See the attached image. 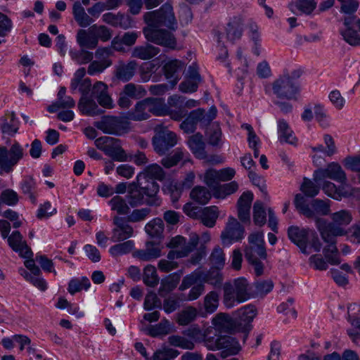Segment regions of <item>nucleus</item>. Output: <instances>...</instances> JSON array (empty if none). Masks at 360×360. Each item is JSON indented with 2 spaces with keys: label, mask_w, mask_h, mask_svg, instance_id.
I'll list each match as a JSON object with an SVG mask.
<instances>
[{
  "label": "nucleus",
  "mask_w": 360,
  "mask_h": 360,
  "mask_svg": "<svg viewBox=\"0 0 360 360\" xmlns=\"http://www.w3.org/2000/svg\"><path fill=\"white\" fill-rule=\"evenodd\" d=\"M294 204L296 209L305 217L314 219L319 231L326 224V220L321 217L330 214L331 201L328 199L322 200L316 198L307 202L304 196L297 194L295 197Z\"/></svg>",
  "instance_id": "f257e3e1"
},
{
  "label": "nucleus",
  "mask_w": 360,
  "mask_h": 360,
  "mask_svg": "<svg viewBox=\"0 0 360 360\" xmlns=\"http://www.w3.org/2000/svg\"><path fill=\"white\" fill-rule=\"evenodd\" d=\"M288 235L303 254L309 255L314 252H319L322 248L317 234L311 229L292 226L288 229Z\"/></svg>",
  "instance_id": "f03ea898"
},
{
  "label": "nucleus",
  "mask_w": 360,
  "mask_h": 360,
  "mask_svg": "<svg viewBox=\"0 0 360 360\" xmlns=\"http://www.w3.org/2000/svg\"><path fill=\"white\" fill-rule=\"evenodd\" d=\"M301 75L300 70H295L279 76L272 83L274 94L279 99L297 100L300 89L296 79L300 78Z\"/></svg>",
  "instance_id": "7ed1b4c3"
},
{
  "label": "nucleus",
  "mask_w": 360,
  "mask_h": 360,
  "mask_svg": "<svg viewBox=\"0 0 360 360\" xmlns=\"http://www.w3.org/2000/svg\"><path fill=\"white\" fill-rule=\"evenodd\" d=\"M223 303L227 308L247 301L250 297V287L245 278L226 282L223 285Z\"/></svg>",
  "instance_id": "20e7f679"
},
{
  "label": "nucleus",
  "mask_w": 360,
  "mask_h": 360,
  "mask_svg": "<svg viewBox=\"0 0 360 360\" xmlns=\"http://www.w3.org/2000/svg\"><path fill=\"white\" fill-rule=\"evenodd\" d=\"M144 20L148 27L153 28L165 26L171 30H175L177 25L173 8L168 3L163 4L158 10L146 13Z\"/></svg>",
  "instance_id": "39448f33"
},
{
  "label": "nucleus",
  "mask_w": 360,
  "mask_h": 360,
  "mask_svg": "<svg viewBox=\"0 0 360 360\" xmlns=\"http://www.w3.org/2000/svg\"><path fill=\"white\" fill-rule=\"evenodd\" d=\"M155 131V134L152 140L153 149L159 155H164L177 144L179 138L174 132L167 128L156 127Z\"/></svg>",
  "instance_id": "423d86ee"
},
{
  "label": "nucleus",
  "mask_w": 360,
  "mask_h": 360,
  "mask_svg": "<svg viewBox=\"0 0 360 360\" xmlns=\"http://www.w3.org/2000/svg\"><path fill=\"white\" fill-rule=\"evenodd\" d=\"M24 155V148L15 141L11 144L9 149L5 146L0 147V162L4 172L5 173L11 172L14 166L23 158Z\"/></svg>",
  "instance_id": "0eeeda50"
},
{
  "label": "nucleus",
  "mask_w": 360,
  "mask_h": 360,
  "mask_svg": "<svg viewBox=\"0 0 360 360\" xmlns=\"http://www.w3.org/2000/svg\"><path fill=\"white\" fill-rule=\"evenodd\" d=\"M330 222L323 226L321 231L328 232L330 234L342 236L347 234L345 227L352 221V215L350 211L341 210L333 212L330 215Z\"/></svg>",
  "instance_id": "6e6552de"
},
{
  "label": "nucleus",
  "mask_w": 360,
  "mask_h": 360,
  "mask_svg": "<svg viewBox=\"0 0 360 360\" xmlns=\"http://www.w3.org/2000/svg\"><path fill=\"white\" fill-rule=\"evenodd\" d=\"M94 143L97 148L103 151L112 160L119 162L127 160V154L122 149L119 139L110 136H101L96 139Z\"/></svg>",
  "instance_id": "1a4fd4ad"
},
{
  "label": "nucleus",
  "mask_w": 360,
  "mask_h": 360,
  "mask_svg": "<svg viewBox=\"0 0 360 360\" xmlns=\"http://www.w3.org/2000/svg\"><path fill=\"white\" fill-rule=\"evenodd\" d=\"M94 126L105 134L120 135L129 129V123L124 119L115 116H103Z\"/></svg>",
  "instance_id": "9d476101"
},
{
  "label": "nucleus",
  "mask_w": 360,
  "mask_h": 360,
  "mask_svg": "<svg viewBox=\"0 0 360 360\" xmlns=\"http://www.w3.org/2000/svg\"><path fill=\"white\" fill-rule=\"evenodd\" d=\"M207 348L210 350L221 349L220 356L222 359L236 355L241 350L239 342L231 336H221L215 340L212 338V342H208Z\"/></svg>",
  "instance_id": "9b49d317"
},
{
  "label": "nucleus",
  "mask_w": 360,
  "mask_h": 360,
  "mask_svg": "<svg viewBox=\"0 0 360 360\" xmlns=\"http://www.w3.org/2000/svg\"><path fill=\"white\" fill-rule=\"evenodd\" d=\"M330 179L339 183H345L347 176L345 171L338 162H330L326 168H319L314 172L313 180L317 184Z\"/></svg>",
  "instance_id": "f8f14e48"
},
{
  "label": "nucleus",
  "mask_w": 360,
  "mask_h": 360,
  "mask_svg": "<svg viewBox=\"0 0 360 360\" xmlns=\"http://www.w3.org/2000/svg\"><path fill=\"white\" fill-rule=\"evenodd\" d=\"M146 39L152 43L172 49H175L176 41L174 36L169 31L146 27L143 29Z\"/></svg>",
  "instance_id": "ddd939ff"
},
{
  "label": "nucleus",
  "mask_w": 360,
  "mask_h": 360,
  "mask_svg": "<svg viewBox=\"0 0 360 360\" xmlns=\"http://www.w3.org/2000/svg\"><path fill=\"white\" fill-rule=\"evenodd\" d=\"M134 182L143 190L144 194L148 198L146 200L148 205H160L159 199L156 197L160 187L156 181L140 172L136 176V181Z\"/></svg>",
  "instance_id": "4468645a"
},
{
  "label": "nucleus",
  "mask_w": 360,
  "mask_h": 360,
  "mask_svg": "<svg viewBox=\"0 0 360 360\" xmlns=\"http://www.w3.org/2000/svg\"><path fill=\"white\" fill-rule=\"evenodd\" d=\"M244 233L245 229L238 220L229 217L220 237L224 245H229L241 240L244 237Z\"/></svg>",
  "instance_id": "2eb2a0df"
},
{
  "label": "nucleus",
  "mask_w": 360,
  "mask_h": 360,
  "mask_svg": "<svg viewBox=\"0 0 360 360\" xmlns=\"http://www.w3.org/2000/svg\"><path fill=\"white\" fill-rule=\"evenodd\" d=\"M244 252L245 257L258 256L262 259L266 258L262 233L255 232L248 236V245H245Z\"/></svg>",
  "instance_id": "dca6fc26"
},
{
  "label": "nucleus",
  "mask_w": 360,
  "mask_h": 360,
  "mask_svg": "<svg viewBox=\"0 0 360 360\" xmlns=\"http://www.w3.org/2000/svg\"><path fill=\"white\" fill-rule=\"evenodd\" d=\"M97 100L98 103L106 109H112L114 107L112 98L108 94V87L103 82L98 81L94 84L91 89V96Z\"/></svg>",
  "instance_id": "f3484780"
},
{
  "label": "nucleus",
  "mask_w": 360,
  "mask_h": 360,
  "mask_svg": "<svg viewBox=\"0 0 360 360\" xmlns=\"http://www.w3.org/2000/svg\"><path fill=\"white\" fill-rule=\"evenodd\" d=\"M321 237L326 246L323 248V255L328 262L333 265L339 264L340 260L338 256V250L336 247V237L333 234L326 231H320Z\"/></svg>",
  "instance_id": "a211bd4d"
},
{
  "label": "nucleus",
  "mask_w": 360,
  "mask_h": 360,
  "mask_svg": "<svg viewBox=\"0 0 360 360\" xmlns=\"http://www.w3.org/2000/svg\"><path fill=\"white\" fill-rule=\"evenodd\" d=\"M8 243L10 248L19 254V256L23 258H30L33 253L31 249L27 245L23 237L18 231H13L7 238Z\"/></svg>",
  "instance_id": "6ab92c4d"
},
{
  "label": "nucleus",
  "mask_w": 360,
  "mask_h": 360,
  "mask_svg": "<svg viewBox=\"0 0 360 360\" xmlns=\"http://www.w3.org/2000/svg\"><path fill=\"white\" fill-rule=\"evenodd\" d=\"M115 227L112 229L111 239L113 242H120L132 237L134 230L131 226L127 224L124 219L118 216L113 218Z\"/></svg>",
  "instance_id": "aec40b11"
},
{
  "label": "nucleus",
  "mask_w": 360,
  "mask_h": 360,
  "mask_svg": "<svg viewBox=\"0 0 360 360\" xmlns=\"http://www.w3.org/2000/svg\"><path fill=\"white\" fill-rule=\"evenodd\" d=\"M79 112L84 115L94 117L103 114L94 99L89 95H82L77 104Z\"/></svg>",
  "instance_id": "412c9836"
},
{
  "label": "nucleus",
  "mask_w": 360,
  "mask_h": 360,
  "mask_svg": "<svg viewBox=\"0 0 360 360\" xmlns=\"http://www.w3.org/2000/svg\"><path fill=\"white\" fill-rule=\"evenodd\" d=\"M137 67L136 60H130L127 63L120 62L116 66L115 76L120 81L128 82L134 76Z\"/></svg>",
  "instance_id": "4be33fe9"
},
{
  "label": "nucleus",
  "mask_w": 360,
  "mask_h": 360,
  "mask_svg": "<svg viewBox=\"0 0 360 360\" xmlns=\"http://www.w3.org/2000/svg\"><path fill=\"white\" fill-rule=\"evenodd\" d=\"M160 49L150 44L146 43L143 45L135 46L131 51V57L142 60H148L156 56Z\"/></svg>",
  "instance_id": "5701e85b"
},
{
  "label": "nucleus",
  "mask_w": 360,
  "mask_h": 360,
  "mask_svg": "<svg viewBox=\"0 0 360 360\" xmlns=\"http://www.w3.org/2000/svg\"><path fill=\"white\" fill-rule=\"evenodd\" d=\"M187 144L193 155L198 159L206 158L205 143L200 133L189 136Z\"/></svg>",
  "instance_id": "b1692460"
},
{
  "label": "nucleus",
  "mask_w": 360,
  "mask_h": 360,
  "mask_svg": "<svg viewBox=\"0 0 360 360\" xmlns=\"http://www.w3.org/2000/svg\"><path fill=\"white\" fill-rule=\"evenodd\" d=\"M243 20L240 15L230 19L226 28V37L230 41H234L242 36Z\"/></svg>",
  "instance_id": "393cba45"
},
{
  "label": "nucleus",
  "mask_w": 360,
  "mask_h": 360,
  "mask_svg": "<svg viewBox=\"0 0 360 360\" xmlns=\"http://www.w3.org/2000/svg\"><path fill=\"white\" fill-rule=\"evenodd\" d=\"M253 195L250 192L243 193L238 200V215L242 221H250V210Z\"/></svg>",
  "instance_id": "a878e982"
},
{
  "label": "nucleus",
  "mask_w": 360,
  "mask_h": 360,
  "mask_svg": "<svg viewBox=\"0 0 360 360\" xmlns=\"http://www.w3.org/2000/svg\"><path fill=\"white\" fill-rule=\"evenodd\" d=\"M212 329L207 328L204 330L200 329L197 326H192L186 330L184 332V335L188 338H190L192 341L194 342H204L206 347H207L208 342H212V338L210 336Z\"/></svg>",
  "instance_id": "bb28decb"
},
{
  "label": "nucleus",
  "mask_w": 360,
  "mask_h": 360,
  "mask_svg": "<svg viewBox=\"0 0 360 360\" xmlns=\"http://www.w3.org/2000/svg\"><path fill=\"white\" fill-rule=\"evenodd\" d=\"M160 255V248L158 245L152 242H148L145 249L136 250L133 252L134 257L142 261H150L159 257Z\"/></svg>",
  "instance_id": "cd10ccee"
},
{
  "label": "nucleus",
  "mask_w": 360,
  "mask_h": 360,
  "mask_svg": "<svg viewBox=\"0 0 360 360\" xmlns=\"http://www.w3.org/2000/svg\"><path fill=\"white\" fill-rule=\"evenodd\" d=\"M72 14L75 21L82 27H86L94 22V19L86 13L80 1H76L72 6Z\"/></svg>",
  "instance_id": "c85d7f7f"
},
{
  "label": "nucleus",
  "mask_w": 360,
  "mask_h": 360,
  "mask_svg": "<svg viewBox=\"0 0 360 360\" xmlns=\"http://www.w3.org/2000/svg\"><path fill=\"white\" fill-rule=\"evenodd\" d=\"M184 63L176 59L168 61L163 67L164 73L167 79H172L173 88L179 80V77L176 73L184 68Z\"/></svg>",
  "instance_id": "c756f323"
},
{
  "label": "nucleus",
  "mask_w": 360,
  "mask_h": 360,
  "mask_svg": "<svg viewBox=\"0 0 360 360\" xmlns=\"http://www.w3.org/2000/svg\"><path fill=\"white\" fill-rule=\"evenodd\" d=\"M0 129L3 134L13 136L18 130V121L14 112L6 115L0 120Z\"/></svg>",
  "instance_id": "7c9ffc66"
},
{
  "label": "nucleus",
  "mask_w": 360,
  "mask_h": 360,
  "mask_svg": "<svg viewBox=\"0 0 360 360\" xmlns=\"http://www.w3.org/2000/svg\"><path fill=\"white\" fill-rule=\"evenodd\" d=\"M150 117L146 98L139 101L134 108L127 113V119L134 121H142Z\"/></svg>",
  "instance_id": "2f4dec72"
},
{
  "label": "nucleus",
  "mask_w": 360,
  "mask_h": 360,
  "mask_svg": "<svg viewBox=\"0 0 360 360\" xmlns=\"http://www.w3.org/2000/svg\"><path fill=\"white\" fill-rule=\"evenodd\" d=\"M202 115L201 108L191 111L186 120L181 122L180 128L187 134L193 132L197 124L200 122Z\"/></svg>",
  "instance_id": "473e14b6"
},
{
  "label": "nucleus",
  "mask_w": 360,
  "mask_h": 360,
  "mask_svg": "<svg viewBox=\"0 0 360 360\" xmlns=\"http://www.w3.org/2000/svg\"><path fill=\"white\" fill-rule=\"evenodd\" d=\"M144 195L142 189L134 181L128 185V202L131 207H136L143 203Z\"/></svg>",
  "instance_id": "72a5a7b5"
},
{
  "label": "nucleus",
  "mask_w": 360,
  "mask_h": 360,
  "mask_svg": "<svg viewBox=\"0 0 360 360\" xmlns=\"http://www.w3.org/2000/svg\"><path fill=\"white\" fill-rule=\"evenodd\" d=\"M77 42L81 48L94 49L98 46L97 40L89 34V30H79L76 36Z\"/></svg>",
  "instance_id": "f704fd0d"
},
{
  "label": "nucleus",
  "mask_w": 360,
  "mask_h": 360,
  "mask_svg": "<svg viewBox=\"0 0 360 360\" xmlns=\"http://www.w3.org/2000/svg\"><path fill=\"white\" fill-rule=\"evenodd\" d=\"M215 329L220 332H229L233 326V321L226 314L219 313L212 321Z\"/></svg>",
  "instance_id": "c9c22d12"
},
{
  "label": "nucleus",
  "mask_w": 360,
  "mask_h": 360,
  "mask_svg": "<svg viewBox=\"0 0 360 360\" xmlns=\"http://www.w3.org/2000/svg\"><path fill=\"white\" fill-rule=\"evenodd\" d=\"M149 113L155 116H164L167 115V105L163 98H146Z\"/></svg>",
  "instance_id": "e433bc0d"
},
{
  "label": "nucleus",
  "mask_w": 360,
  "mask_h": 360,
  "mask_svg": "<svg viewBox=\"0 0 360 360\" xmlns=\"http://www.w3.org/2000/svg\"><path fill=\"white\" fill-rule=\"evenodd\" d=\"M278 131L281 142H285L289 144H295L296 143V138L294 136L293 131L285 120H278Z\"/></svg>",
  "instance_id": "4c0bfd02"
},
{
  "label": "nucleus",
  "mask_w": 360,
  "mask_h": 360,
  "mask_svg": "<svg viewBox=\"0 0 360 360\" xmlns=\"http://www.w3.org/2000/svg\"><path fill=\"white\" fill-rule=\"evenodd\" d=\"M223 269L212 268L208 271L201 272V280L205 283H210L214 286H219L224 280V276L221 272Z\"/></svg>",
  "instance_id": "58836bf2"
},
{
  "label": "nucleus",
  "mask_w": 360,
  "mask_h": 360,
  "mask_svg": "<svg viewBox=\"0 0 360 360\" xmlns=\"http://www.w3.org/2000/svg\"><path fill=\"white\" fill-rule=\"evenodd\" d=\"M89 34L94 36L98 44V40L105 42L112 37V30L105 25H93L89 28Z\"/></svg>",
  "instance_id": "ea45409f"
},
{
  "label": "nucleus",
  "mask_w": 360,
  "mask_h": 360,
  "mask_svg": "<svg viewBox=\"0 0 360 360\" xmlns=\"http://www.w3.org/2000/svg\"><path fill=\"white\" fill-rule=\"evenodd\" d=\"M226 264L225 253L221 248L216 246L209 257V265L212 268L224 269Z\"/></svg>",
  "instance_id": "a19ab883"
},
{
  "label": "nucleus",
  "mask_w": 360,
  "mask_h": 360,
  "mask_svg": "<svg viewBox=\"0 0 360 360\" xmlns=\"http://www.w3.org/2000/svg\"><path fill=\"white\" fill-rule=\"evenodd\" d=\"M218 217V207L216 206H210L203 209L201 215V221L203 225L212 228L214 226Z\"/></svg>",
  "instance_id": "79ce46f5"
},
{
  "label": "nucleus",
  "mask_w": 360,
  "mask_h": 360,
  "mask_svg": "<svg viewBox=\"0 0 360 360\" xmlns=\"http://www.w3.org/2000/svg\"><path fill=\"white\" fill-rule=\"evenodd\" d=\"M168 343L176 347L183 349L192 350L195 348V343L186 336L172 335L168 337Z\"/></svg>",
  "instance_id": "37998d69"
},
{
  "label": "nucleus",
  "mask_w": 360,
  "mask_h": 360,
  "mask_svg": "<svg viewBox=\"0 0 360 360\" xmlns=\"http://www.w3.org/2000/svg\"><path fill=\"white\" fill-rule=\"evenodd\" d=\"M210 192L204 186H197L194 187L191 193V198L196 202L205 205L211 199Z\"/></svg>",
  "instance_id": "c03bdc74"
},
{
  "label": "nucleus",
  "mask_w": 360,
  "mask_h": 360,
  "mask_svg": "<svg viewBox=\"0 0 360 360\" xmlns=\"http://www.w3.org/2000/svg\"><path fill=\"white\" fill-rule=\"evenodd\" d=\"M316 5L314 0H297L295 3L289 4L288 7L292 11L297 8L302 13L309 15L316 9Z\"/></svg>",
  "instance_id": "a18cd8bd"
},
{
  "label": "nucleus",
  "mask_w": 360,
  "mask_h": 360,
  "mask_svg": "<svg viewBox=\"0 0 360 360\" xmlns=\"http://www.w3.org/2000/svg\"><path fill=\"white\" fill-rule=\"evenodd\" d=\"M238 316V323L242 325L249 324L256 316V309L252 305H248L240 308L236 311Z\"/></svg>",
  "instance_id": "49530a36"
},
{
  "label": "nucleus",
  "mask_w": 360,
  "mask_h": 360,
  "mask_svg": "<svg viewBox=\"0 0 360 360\" xmlns=\"http://www.w3.org/2000/svg\"><path fill=\"white\" fill-rule=\"evenodd\" d=\"M111 210L116 212L118 214L125 215L129 214L130 208L125 200L120 195H115L108 202Z\"/></svg>",
  "instance_id": "de8ad7c7"
},
{
  "label": "nucleus",
  "mask_w": 360,
  "mask_h": 360,
  "mask_svg": "<svg viewBox=\"0 0 360 360\" xmlns=\"http://www.w3.org/2000/svg\"><path fill=\"white\" fill-rule=\"evenodd\" d=\"M134 248V243L133 240H127L123 243L114 245L109 249L110 254L113 257L128 254L132 251Z\"/></svg>",
  "instance_id": "09e8293b"
},
{
  "label": "nucleus",
  "mask_w": 360,
  "mask_h": 360,
  "mask_svg": "<svg viewBox=\"0 0 360 360\" xmlns=\"http://www.w3.org/2000/svg\"><path fill=\"white\" fill-rule=\"evenodd\" d=\"M90 286L91 283L86 277L73 278L69 282L68 290L71 295H74L82 290H86Z\"/></svg>",
  "instance_id": "8fccbe9b"
},
{
  "label": "nucleus",
  "mask_w": 360,
  "mask_h": 360,
  "mask_svg": "<svg viewBox=\"0 0 360 360\" xmlns=\"http://www.w3.org/2000/svg\"><path fill=\"white\" fill-rule=\"evenodd\" d=\"M143 283L149 287H155L159 283V277L154 266L147 265L143 270Z\"/></svg>",
  "instance_id": "3c124183"
},
{
  "label": "nucleus",
  "mask_w": 360,
  "mask_h": 360,
  "mask_svg": "<svg viewBox=\"0 0 360 360\" xmlns=\"http://www.w3.org/2000/svg\"><path fill=\"white\" fill-rule=\"evenodd\" d=\"M198 238H193L190 243H186V239L184 237L176 236L171 238L167 244V247L176 250H183L184 248L189 246L192 247L193 250L198 244Z\"/></svg>",
  "instance_id": "603ef678"
},
{
  "label": "nucleus",
  "mask_w": 360,
  "mask_h": 360,
  "mask_svg": "<svg viewBox=\"0 0 360 360\" xmlns=\"http://www.w3.org/2000/svg\"><path fill=\"white\" fill-rule=\"evenodd\" d=\"M164 229V223L160 218H155L153 219L145 226L146 233L153 237H158L161 236Z\"/></svg>",
  "instance_id": "864d4df0"
},
{
  "label": "nucleus",
  "mask_w": 360,
  "mask_h": 360,
  "mask_svg": "<svg viewBox=\"0 0 360 360\" xmlns=\"http://www.w3.org/2000/svg\"><path fill=\"white\" fill-rule=\"evenodd\" d=\"M70 54L71 58L79 65L90 63L94 58V53L83 48L79 51H71Z\"/></svg>",
  "instance_id": "5fc2aeb1"
},
{
  "label": "nucleus",
  "mask_w": 360,
  "mask_h": 360,
  "mask_svg": "<svg viewBox=\"0 0 360 360\" xmlns=\"http://www.w3.org/2000/svg\"><path fill=\"white\" fill-rule=\"evenodd\" d=\"M197 316V310L192 307H186L177 314L176 321L180 326H186L193 321Z\"/></svg>",
  "instance_id": "6e6d98bb"
},
{
  "label": "nucleus",
  "mask_w": 360,
  "mask_h": 360,
  "mask_svg": "<svg viewBox=\"0 0 360 360\" xmlns=\"http://www.w3.org/2000/svg\"><path fill=\"white\" fill-rule=\"evenodd\" d=\"M141 173L144 174L148 177H150L155 181H162L165 176V174L162 168L158 164H151L148 165L142 172H141Z\"/></svg>",
  "instance_id": "4d7b16f0"
},
{
  "label": "nucleus",
  "mask_w": 360,
  "mask_h": 360,
  "mask_svg": "<svg viewBox=\"0 0 360 360\" xmlns=\"http://www.w3.org/2000/svg\"><path fill=\"white\" fill-rule=\"evenodd\" d=\"M219 294L215 291H211L204 297V308L207 313L214 312L219 306Z\"/></svg>",
  "instance_id": "13d9d810"
},
{
  "label": "nucleus",
  "mask_w": 360,
  "mask_h": 360,
  "mask_svg": "<svg viewBox=\"0 0 360 360\" xmlns=\"http://www.w3.org/2000/svg\"><path fill=\"white\" fill-rule=\"evenodd\" d=\"M253 219L255 224L262 226L266 223V214L263 203L260 201L255 202L253 206Z\"/></svg>",
  "instance_id": "bf43d9fd"
},
{
  "label": "nucleus",
  "mask_w": 360,
  "mask_h": 360,
  "mask_svg": "<svg viewBox=\"0 0 360 360\" xmlns=\"http://www.w3.org/2000/svg\"><path fill=\"white\" fill-rule=\"evenodd\" d=\"M112 65L111 60H94L90 62L88 66L87 73L89 75H94L100 74L104 71L107 68Z\"/></svg>",
  "instance_id": "052dcab7"
},
{
  "label": "nucleus",
  "mask_w": 360,
  "mask_h": 360,
  "mask_svg": "<svg viewBox=\"0 0 360 360\" xmlns=\"http://www.w3.org/2000/svg\"><path fill=\"white\" fill-rule=\"evenodd\" d=\"M36 183L31 176H26L23 179L20 184V188L24 194H28L29 198L33 203H36V196L34 195L33 190L35 188Z\"/></svg>",
  "instance_id": "680f3d73"
},
{
  "label": "nucleus",
  "mask_w": 360,
  "mask_h": 360,
  "mask_svg": "<svg viewBox=\"0 0 360 360\" xmlns=\"http://www.w3.org/2000/svg\"><path fill=\"white\" fill-rule=\"evenodd\" d=\"M238 189V184L236 181H233L230 183L219 186L215 190V195L218 198H225L232 193L236 192Z\"/></svg>",
  "instance_id": "e2e57ef3"
},
{
  "label": "nucleus",
  "mask_w": 360,
  "mask_h": 360,
  "mask_svg": "<svg viewBox=\"0 0 360 360\" xmlns=\"http://www.w3.org/2000/svg\"><path fill=\"white\" fill-rule=\"evenodd\" d=\"M179 355L176 349L165 347L157 350L153 356V360H172Z\"/></svg>",
  "instance_id": "0e129e2a"
},
{
  "label": "nucleus",
  "mask_w": 360,
  "mask_h": 360,
  "mask_svg": "<svg viewBox=\"0 0 360 360\" xmlns=\"http://www.w3.org/2000/svg\"><path fill=\"white\" fill-rule=\"evenodd\" d=\"M310 179H304L303 183L301 185L300 190L307 197H314L317 195L320 191V187Z\"/></svg>",
  "instance_id": "69168bd1"
},
{
  "label": "nucleus",
  "mask_w": 360,
  "mask_h": 360,
  "mask_svg": "<svg viewBox=\"0 0 360 360\" xmlns=\"http://www.w3.org/2000/svg\"><path fill=\"white\" fill-rule=\"evenodd\" d=\"M1 204L14 206L19 201L18 194L13 189L7 188L1 193Z\"/></svg>",
  "instance_id": "338daca9"
},
{
  "label": "nucleus",
  "mask_w": 360,
  "mask_h": 360,
  "mask_svg": "<svg viewBox=\"0 0 360 360\" xmlns=\"http://www.w3.org/2000/svg\"><path fill=\"white\" fill-rule=\"evenodd\" d=\"M179 283V278L174 277H168L161 282V285L159 288V294L160 296L164 297L169 292L176 288Z\"/></svg>",
  "instance_id": "774afa93"
}]
</instances>
